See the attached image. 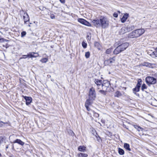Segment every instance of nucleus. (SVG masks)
Returning <instances> with one entry per match:
<instances>
[{
    "label": "nucleus",
    "mask_w": 157,
    "mask_h": 157,
    "mask_svg": "<svg viewBox=\"0 0 157 157\" xmlns=\"http://www.w3.org/2000/svg\"><path fill=\"white\" fill-rule=\"evenodd\" d=\"M92 22L94 25L97 27H101L103 28H105L108 27L109 25L108 18L103 16H101L99 19L94 20Z\"/></svg>",
    "instance_id": "obj_1"
},
{
    "label": "nucleus",
    "mask_w": 157,
    "mask_h": 157,
    "mask_svg": "<svg viewBox=\"0 0 157 157\" xmlns=\"http://www.w3.org/2000/svg\"><path fill=\"white\" fill-rule=\"evenodd\" d=\"M144 32L145 30L143 29H137L130 33L128 35V37L131 38L137 37L141 35Z\"/></svg>",
    "instance_id": "obj_2"
},
{
    "label": "nucleus",
    "mask_w": 157,
    "mask_h": 157,
    "mask_svg": "<svg viewBox=\"0 0 157 157\" xmlns=\"http://www.w3.org/2000/svg\"><path fill=\"white\" fill-rule=\"evenodd\" d=\"M145 81L148 85L150 84H155L156 83V79L153 77L148 76L145 78Z\"/></svg>",
    "instance_id": "obj_3"
},
{
    "label": "nucleus",
    "mask_w": 157,
    "mask_h": 157,
    "mask_svg": "<svg viewBox=\"0 0 157 157\" xmlns=\"http://www.w3.org/2000/svg\"><path fill=\"white\" fill-rule=\"evenodd\" d=\"M89 98L90 99H92L94 100L96 98V93L93 87L90 89L88 94Z\"/></svg>",
    "instance_id": "obj_4"
},
{
    "label": "nucleus",
    "mask_w": 157,
    "mask_h": 157,
    "mask_svg": "<svg viewBox=\"0 0 157 157\" xmlns=\"http://www.w3.org/2000/svg\"><path fill=\"white\" fill-rule=\"evenodd\" d=\"M110 86V83L107 80H104L103 81L101 87L103 90H107L108 88H109Z\"/></svg>",
    "instance_id": "obj_5"
},
{
    "label": "nucleus",
    "mask_w": 157,
    "mask_h": 157,
    "mask_svg": "<svg viewBox=\"0 0 157 157\" xmlns=\"http://www.w3.org/2000/svg\"><path fill=\"white\" fill-rule=\"evenodd\" d=\"M78 22L85 25L89 27L91 26V24L83 19L78 18Z\"/></svg>",
    "instance_id": "obj_6"
},
{
    "label": "nucleus",
    "mask_w": 157,
    "mask_h": 157,
    "mask_svg": "<svg viewBox=\"0 0 157 157\" xmlns=\"http://www.w3.org/2000/svg\"><path fill=\"white\" fill-rule=\"evenodd\" d=\"M22 12L24 13V15L23 16V19L24 21L25 24H26V22L29 21V16L27 13H25L23 10L21 11L20 13Z\"/></svg>",
    "instance_id": "obj_7"
},
{
    "label": "nucleus",
    "mask_w": 157,
    "mask_h": 157,
    "mask_svg": "<svg viewBox=\"0 0 157 157\" xmlns=\"http://www.w3.org/2000/svg\"><path fill=\"white\" fill-rule=\"evenodd\" d=\"M129 45V44L128 43L125 42L121 44L118 46L120 47V48H121V50L122 52L125 50Z\"/></svg>",
    "instance_id": "obj_8"
},
{
    "label": "nucleus",
    "mask_w": 157,
    "mask_h": 157,
    "mask_svg": "<svg viewBox=\"0 0 157 157\" xmlns=\"http://www.w3.org/2000/svg\"><path fill=\"white\" fill-rule=\"evenodd\" d=\"M115 61V57L110 58L109 59L105 61V63L106 65H110L111 64L114 63Z\"/></svg>",
    "instance_id": "obj_9"
},
{
    "label": "nucleus",
    "mask_w": 157,
    "mask_h": 157,
    "mask_svg": "<svg viewBox=\"0 0 157 157\" xmlns=\"http://www.w3.org/2000/svg\"><path fill=\"white\" fill-rule=\"evenodd\" d=\"M26 100V104L27 105H29L32 101V98L31 97H27L26 96H22Z\"/></svg>",
    "instance_id": "obj_10"
},
{
    "label": "nucleus",
    "mask_w": 157,
    "mask_h": 157,
    "mask_svg": "<svg viewBox=\"0 0 157 157\" xmlns=\"http://www.w3.org/2000/svg\"><path fill=\"white\" fill-rule=\"evenodd\" d=\"M140 86L136 85V87L132 89L133 92V93L135 94L136 95L139 96V95L138 94H137L136 92H138L140 91Z\"/></svg>",
    "instance_id": "obj_11"
},
{
    "label": "nucleus",
    "mask_w": 157,
    "mask_h": 157,
    "mask_svg": "<svg viewBox=\"0 0 157 157\" xmlns=\"http://www.w3.org/2000/svg\"><path fill=\"white\" fill-rule=\"evenodd\" d=\"M128 17V14L126 13L124 14L121 19V21L122 23L124 22Z\"/></svg>",
    "instance_id": "obj_12"
},
{
    "label": "nucleus",
    "mask_w": 157,
    "mask_h": 157,
    "mask_svg": "<svg viewBox=\"0 0 157 157\" xmlns=\"http://www.w3.org/2000/svg\"><path fill=\"white\" fill-rule=\"evenodd\" d=\"M121 48H120L119 46H117L113 51V53L114 54L117 55L119 53L121 52L122 51L121 50Z\"/></svg>",
    "instance_id": "obj_13"
},
{
    "label": "nucleus",
    "mask_w": 157,
    "mask_h": 157,
    "mask_svg": "<svg viewBox=\"0 0 157 157\" xmlns=\"http://www.w3.org/2000/svg\"><path fill=\"white\" fill-rule=\"evenodd\" d=\"M94 100L92 99H90V98H89L87 99L85 102V105H90L93 103V101Z\"/></svg>",
    "instance_id": "obj_14"
},
{
    "label": "nucleus",
    "mask_w": 157,
    "mask_h": 157,
    "mask_svg": "<svg viewBox=\"0 0 157 157\" xmlns=\"http://www.w3.org/2000/svg\"><path fill=\"white\" fill-rule=\"evenodd\" d=\"M13 143H18V144H19L21 146L24 145L25 144V143L24 142L22 141L21 140L18 139H17L16 140L13 142Z\"/></svg>",
    "instance_id": "obj_15"
},
{
    "label": "nucleus",
    "mask_w": 157,
    "mask_h": 157,
    "mask_svg": "<svg viewBox=\"0 0 157 157\" xmlns=\"http://www.w3.org/2000/svg\"><path fill=\"white\" fill-rule=\"evenodd\" d=\"M94 82L95 84L99 87L102 86V81L101 80H98V79H95Z\"/></svg>",
    "instance_id": "obj_16"
},
{
    "label": "nucleus",
    "mask_w": 157,
    "mask_h": 157,
    "mask_svg": "<svg viewBox=\"0 0 157 157\" xmlns=\"http://www.w3.org/2000/svg\"><path fill=\"white\" fill-rule=\"evenodd\" d=\"M128 32L126 27H123L121 29L119 33L120 34H123L125 33Z\"/></svg>",
    "instance_id": "obj_17"
},
{
    "label": "nucleus",
    "mask_w": 157,
    "mask_h": 157,
    "mask_svg": "<svg viewBox=\"0 0 157 157\" xmlns=\"http://www.w3.org/2000/svg\"><path fill=\"white\" fill-rule=\"evenodd\" d=\"M155 51L152 52L151 54H150L152 57H157V47L155 49Z\"/></svg>",
    "instance_id": "obj_18"
},
{
    "label": "nucleus",
    "mask_w": 157,
    "mask_h": 157,
    "mask_svg": "<svg viewBox=\"0 0 157 157\" xmlns=\"http://www.w3.org/2000/svg\"><path fill=\"white\" fill-rule=\"evenodd\" d=\"M126 28L128 32L133 30L134 29V25H128Z\"/></svg>",
    "instance_id": "obj_19"
},
{
    "label": "nucleus",
    "mask_w": 157,
    "mask_h": 157,
    "mask_svg": "<svg viewBox=\"0 0 157 157\" xmlns=\"http://www.w3.org/2000/svg\"><path fill=\"white\" fill-rule=\"evenodd\" d=\"M86 147L84 146H79L78 148V150L80 151L84 152L86 151Z\"/></svg>",
    "instance_id": "obj_20"
},
{
    "label": "nucleus",
    "mask_w": 157,
    "mask_h": 157,
    "mask_svg": "<svg viewBox=\"0 0 157 157\" xmlns=\"http://www.w3.org/2000/svg\"><path fill=\"white\" fill-rule=\"evenodd\" d=\"M124 147L128 151H131V149L130 148L129 145L127 143H124Z\"/></svg>",
    "instance_id": "obj_21"
},
{
    "label": "nucleus",
    "mask_w": 157,
    "mask_h": 157,
    "mask_svg": "<svg viewBox=\"0 0 157 157\" xmlns=\"http://www.w3.org/2000/svg\"><path fill=\"white\" fill-rule=\"evenodd\" d=\"M141 65L146 66V67H150L151 66V64L150 63L147 62H144L141 64Z\"/></svg>",
    "instance_id": "obj_22"
},
{
    "label": "nucleus",
    "mask_w": 157,
    "mask_h": 157,
    "mask_svg": "<svg viewBox=\"0 0 157 157\" xmlns=\"http://www.w3.org/2000/svg\"><path fill=\"white\" fill-rule=\"evenodd\" d=\"M118 152L119 154L120 155H123L124 153V151L122 149L119 148H118Z\"/></svg>",
    "instance_id": "obj_23"
},
{
    "label": "nucleus",
    "mask_w": 157,
    "mask_h": 157,
    "mask_svg": "<svg viewBox=\"0 0 157 157\" xmlns=\"http://www.w3.org/2000/svg\"><path fill=\"white\" fill-rule=\"evenodd\" d=\"M122 95L121 93L119 91H117L115 93V96L117 97H119Z\"/></svg>",
    "instance_id": "obj_24"
},
{
    "label": "nucleus",
    "mask_w": 157,
    "mask_h": 157,
    "mask_svg": "<svg viewBox=\"0 0 157 157\" xmlns=\"http://www.w3.org/2000/svg\"><path fill=\"white\" fill-rule=\"evenodd\" d=\"M79 156L80 157H87L88 155L86 154H84L82 153H80L79 154Z\"/></svg>",
    "instance_id": "obj_25"
},
{
    "label": "nucleus",
    "mask_w": 157,
    "mask_h": 157,
    "mask_svg": "<svg viewBox=\"0 0 157 157\" xmlns=\"http://www.w3.org/2000/svg\"><path fill=\"white\" fill-rule=\"evenodd\" d=\"M134 128L136 129L138 131H140V130H142L143 129L142 128L140 127V126L137 125H134Z\"/></svg>",
    "instance_id": "obj_26"
},
{
    "label": "nucleus",
    "mask_w": 157,
    "mask_h": 157,
    "mask_svg": "<svg viewBox=\"0 0 157 157\" xmlns=\"http://www.w3.org/2000/svg\"><path fill=\"white\" fill-rule=\"evenodd\" d=\"M106 90H99V92L101 94H103V95H105L106 94Z\"/></svg>",
    "instance_id": "obj_27"
},
{
    "label": "nucleus",
    "mask_w": 157,
    "mask_h": 157,
    "mask_svg": "<svg viewBox=\"0 0 157 157\" xmlns=\"http://www.w3.org/2000/svg\"><path fill=\"white\" fill-rule=\"evenodd\" d=\"M33 54H34L33 52L29 53L28 54V57H29L30 58L36 57V56H33Z\"/></svg>",
    "instance_id": "obj_28"
},
{
    "label": "nucleus",
    "mask_w": 157,
    "mask_h": 157,
    "mask_svg": "<svg viewBox=\"0 0 157 157\" xmlns=\"http://www.w3.org/2000/svg\"><path fill=\"white\" fill-rule=\"evenodd\" d=\"M113 51L112 48H109L107 49L106 51V53L107 54H109L111 53Z\"/></svg>",
    "instance_id": "obj_29"
},
{
    "label": "nucleus",
    "mask_w": 157,
    "mask_h": 157,
    "mask_svg": "<svg viewBox=\"0 0 157 157\" xmlns=\"http://www.w3.org/2000/svg\"><path fill=\"white\" fill-rule=\"evenodd\" d=\"M142 80L141 79H139L138 81V82L136 85L141 86V84Z\"/></svg>",
    "instance_id": "obj_30"
},
{
    "label": "nucleus",
    "mask_w": 157,
    "mask_h": 157,
    "mask_svg": "<svg viewBox=\"0 0 157 157\" xmlns=\"http://www.w3.org/2000/svg\"><path fill=\"white\" fill-rule=\"evenodd\" d=\"M90 53L89 52H86L85 54V56L86 58H88L90 57Z\"/></svg>",
    "instance_id": "obj_31"
},
{
    "label": "nucleus",
    "mask_w": 157,
    "mask_h": 157,
    "mask_svg": "<svg viewBox=\"0 0 157 157\" xmlns=\"http://www.w3.org/2000/svg\"><path fill=\"white\" fill-rule=\"evenodd\" d=\"M68 132L70 135L71 136H73L74 135V133L71 130H69L68 131Z\"/></svg>",
    "instance_id": "obj_32"
},
{
    "label": "nucleus",
    "mask_w": 157,
    "mask_h": 157,
    "mask_svg": "<svg viewBox=\"0 0 157 157\" xmlns=\"http://www.w3.org/2000/svg\"><path fill=\"white\" fill-rule=\"evenodd\" d=\"M147 87L145 84H143L141 87V90L142 91H144V89H146Z\"/></svg>",
    "instance_id": "obj_33"
},
{
    "label": "nucleus",
    "mask_w": 157,
    "mask_h": 157,
    "mask_svg": "<svg viewBox=\"0 0 157 157\" xmlns=\"http://www.w3.org/2000/svg\"><path fill=\"white\" fill-rule=\"evenodd\" d=\"M48 61V59L47 58H43L41 60V61L43 63H45Z\"/></svg>",
    "instance_id": "obj_34"
},
{
    "label": "nucleus",
    "mask_w": 157,
    "mask_h": 157,
    "mask_svg": "<svg viewBox=\"0 0 157 157\" xmlns=\"http://www.w3.org/2000/svg\"><path fill=\"white\" fill-rule=\"evenodd\" d=\"M82 45L84 48H86L87 47V44L83 41L82 43Z\"/></svg>",
    "instance_id": "obj_35"
},
{
    "label": "nucleus",
    "mask_w": 157,
    "mask_h": 157,
    "mask_svg": "<svg viewBox=\"0 0 157 157\" xmlns=\"http://www.w3.org/2000/svg\"><path fill=\"white\" fill-rule=\"evenodd\" d=\"M94 116L95 117L98 118L99 117V114L96 112H95L94 111H93Z\"/></svg>",
    "instance_id": "obj_36"
},
{
    "label": "nucleus",
    "mask_w": 157,
    "mask_h": 157,
    "mask_svg": "<svg viewBox=\"0 0 157 157\" xmlns=\"http://www.w3.org/2000/svg\"><path fill=\"white\" fill-rule=\"evenodd\" d=\"M8 124V123L7 122H4L2 121H0V127H2V126L4 124Z\"/></svg>",
    "instance_id": "obj_37"
},
{
    "label": "nucleus",
    "mask_w": 157,
    "mask_h": 157,
    "mask_svg": "<svg viewBox=\"0 0 157 157\" xmlns=\"http://www.w3.org/2000/svg\"><path fill=\"white\" fill-rule=\"evenodd\" d=\"M26 34V32L25 31H23L21 33V36L23 37L25 36Z\"/></svg>",
    "instance_id": "obj_38"
},
{
    "label": "nucleus",
    "mask_w": 157,
    "mask_h": 157,
    "mask_svg": "<svg viewBox=\"0 0 157 157\" xmlns=\"http://www.w3.org/2000/svg\"><path fill=\"white\" fill-rule=\"evenodd\" d=\"M97 140L98 141V142H100L101 141V138H100V137H99L98 136V137H97Z\"/></svg>",
    "instance_id": "obj_39"
},
{
    "label": "nucleus",
    "mask_w": 157,
    "mask_h": 157,
    "mask_svg": "<svg viewBox=\"0 0 157 157\" xmlns=\"http://www.w3.org/2000/svg\"><path fill=\"white\" fill-rule=\"evenodd\" d=\"M85 107H86L87 110V111H90V109L89 107V106L88 105H85Z\"/></svg>",
    "instance_id": "obj_40"
},
{
    "label": "nucleus",
    "mask_w": 157,
    "mask_h": 157,
    "mask_svg": "<svg viewBox=\"0 0 157 157\" xmlns=\"http://www.w3.org/2000/svg\"><path fill=\"white\" fill-rule=\"evenodd\" d=\"M50 17V18L52 19L55 18V16L53 14H51Z\"/></svg>",
    "instance_id": "obj_41"
},
{
    "label": "nucleus",
    "mask_w": 157,
    "mask_h": 157,
    "mask_svg": "<svg viewBox=\"0 0 157 157\" xmlns=\"http://www.w3.org/2000/svg\"><path fill=\"white\" fill-rule=\"evenodd\" d=\"M118 15L117 13H114L113 14V16L115 17H118Z\"/></svg>",
    "instance_id": "obj_42"
},
{
    "label": "nucleus",
    "mask_w": 157,
    "mask_h": 157,
    "mask_svg": "<svg viewBox=\"0 0 157 157\" xmlns=\"http://www.w3.org/2000/svg\"><path fill=\"white\" fill-rule=\"evenodd\" d=\"M23 57L21 58V59L26 58L27 57H28V55H23Z\"/></svg>",
    "instance_id": "obj_43"
},
{
    "label": "nucleus",
    "mask_w": 157,
    "mask_h": 157,
    "mask_svg": "<svg viewBox=\"0 0 157 157\" xmlns=\"http://www.w3.org/2000/svg\"><path fill=\"white\" fill-rule=\"evenodd\" d=\"M33 55L36 56V57L38 56V53L33 52Z\"/></svg>",
    "instance_id": "obj_44"
},
{
    "label": "nucleus",
    "mask_w": 157,
    "mask_h": 157,
    "mask_svg": "<svg viewBox=\"0 0 157 157\" xmlns=\"http://www.w3.org/2000/svg\"><path fill=\"white\" fill-rule=\"evenodd\" d=\"M3 141V138L1 137H0V145H1V143Z\"/></svg>",
    "instance_id": "obj_45"
},
{
    "label": "nucleus",
    "mask_w": 157,
    "mask_h": 157,
    "mask_svg": "<svg viewBox=\"0 0 157 157\" xmlns=\"http://www.w3.org/2000/svg\"><path fill=\"white\" fill-rule=\"evenodd\" d=\"M60 2L64 4L65 3V0H59Z\"/></svg>",
    "instance_id": "obj_46"
},
{
    "label": "nucleus",
    "mask_w": 157,
    "mask_h": 157,
    "mask_svg": "<svg viewBox=\"0 0 157 157\" xmlns=\"http://www.w3.org/2000/svg\"><path fill=\"white\" fill-rule=\"evenodd\" d=\"M2 40H3V41H8L9 40H7L6 39H4L2 38Z\"/></svg>",
    "instance_id": "obj_47"
},
{
    "label": "nucleus",
    "mask_w": 157,
    "mask_h": 157,
    "mask_svg": "<svg viewBox=\"0 0 157 157\" xmlns=\"http://www.w3.org/2000/svg\"><path fill=\"white\" fill-rule=\"evenodd\" d=\"M101 121L103 123L105 124V120H101Z\"/></svg>",
    "instance_id": "obj_48"
},
{
    "label": "nucleus",
    "mask_w": 157,
    "mask_h": 157,
    "mask_svg": "<svg viewBox=\"0 0 157 157\" xmlns=\"http://www.w3.org/2000/svg\"><path fill=\"white\" fill-rule=\"evenodd\" d=\"M12 149L13 150H14V146H13V145H12Z\"/></svg>",
    "instance_id": "obj_49"
},
{
    "label": "nucleus",
    "mask_w": 157,
    "mask_h": 157,
    "mask_svg": "<svg viewBox=\"0 0 157 157\" xmlns=\"http://www.w3.org/2000/svg\"><path fill=\"white\" fill-rule=\"evenodd\" d=\"M8 148V146H7L6 147V149H7Z\"/></svg>",
    "instance_id": "obj_50"
},
{
    "label": "nucleus",
    "mask_w": 157,
    "mask_h": 157,
    "mask_svg": "<svg viewBox=\"0 0 157 157\" xmlns=\"http://www.w3.org/2000/svg\"><path fill=\"white\" fill-rule=\"evenodd\" d=\"M1 40H2V39L0 38V42L1 41Z\"/></svg>",
    "instance_id": "obj_51"
},
{
    "label": "nucleus",
    "mask_w": 157,
    "mask_h": 157,
    "mask_svg": "<svg viewBox=\"0 0 157 157\" xmlns=\"http://www.w3.org/2000/svg\"><path fill=\"white\" fill-rule=\"evenodd\" d=\"M1 156H2V155H1V154L0 153V157Z\"/></svg>",
    "instance_id": "obj_52"
},
{
    "label": "nucleus",
    "mask_w": 157,
    "mask_h": 157,
    "mask_svg": "<svg viewBox=\"0 0 157 157\" xmlns=\"http://www.w3.org/2000/svg\"><path fill=\"white\" fill-rule=\"evenodd\" d=\"M29 26L30 27V25H29Z\"/></svg>",
    "instance_id": "obj_53"
}]
</instances>
